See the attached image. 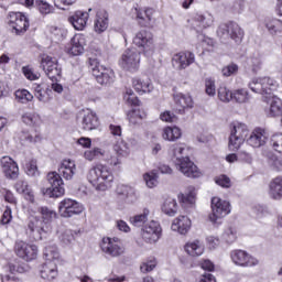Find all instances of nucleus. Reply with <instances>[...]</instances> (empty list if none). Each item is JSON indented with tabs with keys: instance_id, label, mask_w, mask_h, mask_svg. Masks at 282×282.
<instances>
[{
	"instance_id": "9b49d317",
	"label": "nucleus",
	"mask_w": 282,
	"mask_h": 282,
	"mask_svg": "<svg viewBox=\"0 0 282 282\" xmlns=\"http://www.w3.org/2000/svg\"><path fill=\"white\" fill-rule=\"evenodd\" d=\"M42 69L45 72L46 76L51 80H58L63 70L61 65H58V59L51 57L50 55H44L41 61Z\"/></svg>"
},
{
	"instance_id": "9d476101",
	"label": "nucleus",
	"mask_w": 282,
	"mask_h": 282,
	"mask_svg": "<svg viewBox=\"0 0 282 282\" xmlns=\"http://www.w3.org/2000/svg\"><path fill=\"white\" fill-rule=\"evenodd\" d=\"M85 210L83 204L77 200L65 198L58 205V213L61 217L69 218L75 217V215H80Z\"/></svg>"
},
{
	"instance_id": "f3484780",
	"label": "nucleus",
	"mask_w": 282,
	"mask_h": 282,
	"mask_svg": "<svg viewBox=\"0 0 282 282\" xmlns=\"http://www.w3.org/2000/svg\"><path fill=\"white\" fill-rule=\"evenodd\" d=\"M195 63V53L191 51L180 52L173 55L172 65L175 69L182 72Z\"/></svg>"
},
{
	"instance_id": "774afa93",
	"label": "nucleus",
	"mask_w": 282,
	"mask_h": 282,
	"mask_svg": "<svg viewBox=\"0 0 282 282\" xmlns=\"http://www.w3.org/2000/svg\"><path fill=\"white\" fill-rule=\"evenodd\" d=\"M155 265H158V261H155V259H152L143 262L140 267V270L141 272H143V274H147V272H153V270H155Z\"/></svg>"
},
{
	"instance_id": "052dcab7",
	"label": "nucleus",
	"mask_w": 282,
	"mask_h": 282,
	"mask_svg": "<svg viewBox=\"0 0 282 282\" xmlns=\"http://www.w3.org/2000/svg\"><path fill=\"white\" fill-rule=\"evenodd\" d=\"M270 145L278 153H282V133H275L270 139Z\"/></svg>"
},
{
	"instance_id": "b1692460",
	"label": "nucleus",
	"mask_w": 282,
	"mask_h": 282,
	"mask_svg": "<svg viewBox=\"0 0 282 282\" xmlns=\"http://www.w3.org/2000/svg\"><path fill=\"white\" fill-rule=\"evenodd\" d=\"M191 219L188 216H178L174 221L172 223V230L180 232V235H186L188 230H191Z\"/></svg>"
},
{
	"instance_id": "2f4dec72",
	"label": "nucleus",
	"mask_w": 282,
	"mask_h": 282,
	"mask_svg": "<svg viewBox=\"0 0 282 282\" xmlns=\"http://www.w3.org/2000/svg\"><path fill=\"white\" fill-rule=\"evenodd\" d=\"M185 251L189 257H202L204 254V243L199 240H193L185 245Z\"/></svg>"
},
{
	"instance_id": "f704fd0d",
	"label": "nucleus",
	"mask_w": 282,
	"mask_h": 282,
	"mask_svg": "<svg viewBox=\"0 0 282 282\" xmlns=\"http://www.w3.org/2000/svg\"><path fill=\"white\" fill-rule=\"evenodd\" d=\"M37 213L41 215L40 219L46 225L47 229L51 230L52 220L56 219V212L47 206H42L37 208Z\"/></svg>"
},
{
	"instance_id": "3c124183",
	"label": "nucleus",
	"mask_w": 282,
	"mask_h": 282,
	"mask_svg": "<svg viewBox=\"0 0 282 282\" xmlns=\"http://www.w3.org/2000/svg\"><path fill=\"white\" fill-rule=\"evenodd\" d=\"M105 150L100 149V148H94L93 150H87L84 153V158L85 160H88V162H94V160H96V158H105Z\"/></svg>"
},
{
	"instance_id": "6e6552de",
	"label": "nucleus",
	"mask_w": 282,
	"mask_h": 282,
	"mask_svg": "<svg viewBox=\"0 0 282 282\" xmlns=\"http://www.w3.org/2000/svg\"><path fill=\"white\" fill-rule=\"evenodd\" d=\"M141 237L145 243H158L162 237V227L160 223L151 220L141 229Z\"/></svg>"
},
{
	"instance_id": "72a5a7b5",
	"label": "nucleus",
	"mask_w": 282,
	"mask_h": 282,
	"mask_svg": "<svg viewBox=\"0 0 282 282\" xmlns=\"http://www.w3.org/2000/svg\"><path fill=\"white\" fill-rule=\"evenodd\" d=\"M134 12L137 14V21H139L142 28L150 25L151 20L153 19V9L142 10L134 8Z\"/></svg>"
},
{
	"instance_id": "f03ea898",
	"label": "nucleus",
	"mask_w": 282,
	"mask_h": 282,
	"mask_svg": "<svg viewBox=\"0 0 282 282\" xmlns=\"http://www.w3.org/2000/svg\"><path fill=\"white\" fill-rule=\"evenodd\" d=\"M87 182L97 193H105L113 186V172L105 164H96L86 174Z\"/></svg>"
},
{
	"instance_id": "603ef678",
	"label": "nucleus",
	"mask_w": 282,
	"mask_h": 282,
	"mask_svg": "<svg viewBox=\"0 0 282 282\" xmlns=\"http://www.w3.org/2000/svg\"><path fill=\"white\" fill-rule=\"evenodd\" d=\"M48 32L52 34V39L55 41V43L63 41V39L67 36V31L58 26H50Z\"/></svg>"
},
{
	"instance_id": "5fc2aeb1",
	"label": "nucleus",
	"mask_w": 282,
	"mask_h": 282,
	"mask_svg": "<svg viewBox=\"0 0 282 282\" xmlns=\"http://www.w3.org/2000/svg\"><path fill=\"white\" fill-rule=\"evenodd\" d=\"M158 173L155 171L148 172L143 175V180L148 188H155L158 186Z\"/></svg>"
},
{
	"instance_id": "5701e85b",
	"label": "nucleus",
	"mask_w": 282,
	"mask_h": 282,
	"mask_svg": "<svg viewBox=\"0 0 282 282\" xmlns=\"http://www.w3.org/2000/svg\"><path fill=\"white\" fill-rule=\"evenodd\" d=\"M68 21L76 30H85L87 21H89V12L76 11L72 17L68 18Z\"/></svg>"
},
{
	"instance_id": "7c9ffc66",
	"label": "nucleus",
	"mask_w": 282,
	"mask_h": 282,
	"mask_svg": "<svg viewBox=\"0 0 282 282\" xmlns=\"http://www.w3.org/2000/svg\"><path fill=\"white\" fill-rule=\"evenodd\" d=\"M132 87L138 91V94H151V91H153V84L149 78H134L132 80Z\"/></svg>"
},
{
	"instance_id": "a211bd4d",
	"label": "nucleus",
	"mask_w": 282,
	"mask_h": 282,
	"mask_svg": "<svg viewBox=\"0 0 282 282\" xmlns=\"http://www.w3.org/2000/svg\"><path fill=\"white\" fill-rule=\"evenodd\" d=\"M265 85H270L271 89H279V83L271 77L253 78L248 84V87L253 91V94L263 95V91H265Z\"/></svg>"
},
{
	"instance_id": "79ce46f5",
	"label": "nucleus",
	"mask_w": 282,
	"mask_h": 282,
	"mask_svg": "<svg viewBox=\"0 0 282 282\" xmlns=\"http://www.w3.org/2000/svg\"><path fill=\"white\" fill-rule=\"evenodd\" d=\"M150 213L151 212H149V209H143L142 214L130 217V224H132V226H134L135 228H142L145 221H149Z\"/></svg>"
},
{
	"instance_id": "de8ad7c7",
	"label": "nucleus",
	"mask_w": 282,
	"mask_h": 282,
	"mask_svg": "<svg viewBox=\"0 0 282 282\" xmlns=\"http://www.w3.org/2000/svg\"><path fill=\"white\" fill-rule=\"evenodd\" d=\"M25 173L29 175V177H39L41 175V172L39 171V165L36 163L35 159H31L25 163Z\"/></svg>"
},
{
	"instance_id": "338daca9",
	"label": "nucleus",
	"mask_w": 282,
	"mask_h": 282,
	"mask_svg": "<svg viewBox=\"0 0 282 282\" xmlns=\"http://www.w3.org/2000/svg\"><path fill=\"white\" fill-rule=\"evenodd\" d=\"M22 72L28 80H39L41 78V74L34 73V69L30 68V66L22 67Z\"/></svg>"
},
{
	"instance_id": "e433bc0d",
	"label": "nucleus",
	"mask_w": 282,
	"mask_h": 282,
	"mask_svg": "<svg viewBox=\"0 0 282 282\" xmlns=\"http://www.w3.org/2000/svg\"><path fill=\"white\" fill-rule=\"evenodd\" d=\"M186 151V145L184 143H177V144H173L172 147H170L169 150V155L170 158H172V161L177 162V160H184V155H186L185 153Z\"/></svg>"
},
{
	"instance_id": "ea45409f",
	"label": "nucleus",
	"mask_w": 282,
	"mask_h": 282,
	"mask_svg": "<svg viewBox=\"0 0 282 282\" xmlns=\"http://www.w3.org/2000/svg\"><path fill=\"white\" fill-rule=\"evenodd\" d=\"M248 133H250V130L248 129V126L246 123H235L230 135H234L235 138H239L240 140L246 141L248 138Z\"/></svg>"
},
{
	"instance_id": "dca6fc26",
	"label": "nucleus",
	"mask_w": 282,
	"mask_h": 282,
	"mask_svg": "<svg viewBox=\"0 0 282 282\" xmlns=\"http://www.w3.org/2000/svg\"><path fill=\"white\" fill-rule=\"evenodd\" d=\"M231 261L235 265H240L241 268H254L259 263V260L243 250H234L230 253Z\"/></svg>"
},
{
	"instance_id": "13d9d810",
	"label": "nucleus",
	"mask_w": 282,
	"mask_h": 282,
	"mask_svg": "<svg viewBox=\"0 0 282 282\" xmlns=\"http://www.w3.org/2000/svg\"><path fill=\"white\" fill-rule=\"evenodd\" d=\"M247 65L251 72L257 73L259 69H261V66L263 65V62L261 61V57L259 56H253L249 57L247 59Z\"/></svg>"
},
{
	"instance_id": "0eeeda50",
	"label": "nucleus",
	"mask_w": 282,
	"mask_h": 282,
	"mask_svg": "<svg viewBox=\"0 0 282 282\" xmlns=\"http://www.w3.org/2000/svg\"><path fill=\"white\" fill-rule=\"evenodd\" d=\"M28 231L34 241H41L43 235H47L50 229L45 223L41 220L39 216H30L28 223Z\"/></svg>"
},
{
	"instance_id": "c756f323",
	"label": "nucleus",
	"mask_w": 282,
	"mask_h": 282,
	"mask_svg": "<svg viewBox=\"0 0 282 282\" xmlns=\"http://www.w3.org/2000/svg\"><path fill=\"white\" fill-rule=\"evenodd\" d=\"M83 52H85V35L76 34L70 40V54H73V56H80Z\"/></svg>"
},
{
	"instance_id": "a19ab883",
	"label": "nucleus",
	"mask_w": 282,
	"mask_h": 282,
	"mask_svg": "<svg viewBox=\"0 0 282 282\" xmlns=\"http://www.w3.org/2000/svg\"><path fill=\"white\" fill-rule=\"evenodd\" d=\"M35 8L42 14V17H47V14H54L55 8L45 0H35Z\"/></svg>"
},
{
	"instance_id": "f257e3e1",
	"label": "nucleus",
	"mask_w": 282,
	"mask_h": 282,
	"mask_svg": "<svg viewBox=\"0 0 282 282\" xmlns=\"http://www.w3.org/2000/svg\"><path fill=\"white\" fill-rule=\"evenodd\" d=\"M76 175V162L73 160H63L58 172H50L47 174V182L50 187L46 189L47 197H63L65 195L64 180H73ZM62 176V177H61Z\"/></svg>"
},
{
	"instance_id": "aec40b11",
	"label": "nucleus",
	"mask_w": 282,
	"mask_h": 282,
	"mask_svg": "<svg viewBox=\"0 0 282 282\" xmlns=\"http://www.w3.org/2000/svg\"><path fill=\"white\" fill-rule=\"evenodd\" d=\"M0 162L2 171L8 180H17V177H19V165L12 158L3 156Z\"/></svg>"
},
{
	"instance_id": "69168bd1",
	"label": "nucleus",
	"mask_w": 282,
	"mask_h": 282,
	"mask_svg": "<svg viewBox=\"0 0 282 282\" xmlns=\"http://www.w3.org/2000/svg\"><path fill=\"white\" fill-rule=\"evenodd\" d=\"M237 72H239V66L235 63H231L221 69L223 76H226V77L235 76V74H237Z\"/></svg>"
},
{
	"instance_id": "e2e57ef3",
	"label": "nucleus",
	"mask_w": 282,
	"mask_h": 282,
	"mask_svg": "<svg viewBox=\"0 0 282 282\" xmlns=\"http://www.w3.org/2000/svg\"><path fill=\"white\" fill-rule=\"evenodd\" d=\"M243 142H246V141H243V139H239L238 137L230 134L229 143H228L229 150L230 151H239V149H241V145L243 144Z\"/></svg>"
},
{
	"instance_id": "1a4fd4ad",
	"label": "nucleus",
	"mask_w": 282,
	"mask_h": 282,
	"mask_svg": "<svg viewBox=\"0 0 282 282\" xmlns=\"http://www.w3.org/2000/svg\"><path fill=\"white\" fill-rule=\"evenodd\" d=\"M230 215V203L223 200L219 197L212 198V215H209V221L217 224V219H221Z\"/></svg>"
},
{
	"instance_id": "4c0bfd02",
	"label": "nucleus",
	"mask_w": 282,
	"mask_h": 282,
	"mask_svg": "<svg viewBox=\"0 0 282 282\" xmlns=\"http://www.w3.org/2000/svg\"><path fill=\"white\" fill-rule=\"evenodd\" d=\"M117 195L120 199L133 202V199H135V189L129 185H119L117 187Z\"/></svg>"
},
{
	"instance_id": "0e129e2a",
	"label": "nucleus",
	"mask_w": 282,
	"mask_h": 282,
	"mask_svg": "<svg viewBox=\"0 0 282 282\" xmlns=\"http://www.w3.org/2000/svg\"><path fill=\"white\" fill-rule=\"evenodd\" d=\"M74 235H76V232H74L70 229H66L61 236H59V241H62L64 243V246H69V243H72V241H74Z\"/></svg>"
},
{
	"instance_id": "6e6d98bb",
	"label": "nucleus",
	"mask_w": 282,
	"mask_h": 282,
	"mask_svg": "<svg viewBox=\"0 0 282 282\" xmlns=\"http://www.w3.org/2000/svg\"><path fill=\"white\" fill-rule=\"evenodd\" d=\"M113 151L120 158H127L129 155V145L124 141H118L113 147Z\"/></svg>"
},
{
	"instance_id": "7ed1b4c3",
	"label": "nucleus",
	"mask_w": 282,
	"mask_h": 282,
	"mask_svg": "<svg viewBox=\"0 0 282 282\" xmlns=\"http://www.w3.org/2000/svg\"><path fill=\"white\" fill-rule=\"evenodd\" d=\"M217 36L220 37L223 43H230V41H235L239 44L243 41V30L237 22L230 21L218 26Z\"/></svg>"
},
{
	"instance_id": "c9c22d12",
	"label": "nucleus",
	"mask_w": 282,
	"mask_h": 282,
	"mask_svg": "<svg viewBox=\"0 0 282 282\" xmlns=\"http://www.w3.org/2000/svg\"><path fill=\"white\" fill-rule=\"evenodd\" d=\"M178 209L180 206H177V200L173 197H167L162 205V213L169 217H175Z\"/></svg>"
},
{
	"instance_id": "58836bf2",
	"label": "nucleus",
	"mask_w": 282,
	"mask_h": 282,
	"mask_svg": "<svg viewBox=\"0 0 282 282\" xmlns=\"http://www.w3.org/2000/svg\"><path fill=\"white\" fill-rule=\"evenodd\" d=\"M162 138L167 142H175L182 138V130L177 127H166L163 129Z\"/></svg>"
},
{
	"instance_id": "4468645a",
	"label": "nucleus",
	"mask_w": 282,
	"mask_h": 282,
	"mask_svg": "<svg viewBox=\"0 0 282 282\" xmlns=\"http://www.w3.org/2000/svg\"><path fill=\"white\" fill-rule=\"evenodd\" d=\"M174 164L176 169H178V171L185 175V177L197 178L202 176V172H199L197 165H195V163L191 161V158L188 156L177 159Z\"/></svg>"
},
{
	"instance_id": "864d4df0",
	"label": "nucleus",
	"mask_w": 282,
	"mask_h": 282,
	"mask_svg": "<svg viewBox=\"0 0 282 282\" xmlns=\"http://www.w3.org/2000/svg\"><path fill=\"white\" fill-rule=\"evenodd\" d=\"M44 256L46 261H52V263H54V261H56V259L61 257V253H58V248L54 246H48L44 250Z\"/></svg>"
},
{
	"instance_id": "c03bdc74",
	"label": "nucleus",
	"mask_w": 282,
	"mask_h": 282,
	"mask_svg": "<svg viewBox=\"0 0 282 282\" xmlns=\"http://www.w3.org/2000/svg\"><path fill=\"white\" fill-rule=\"evenodd\" d=\"M196 197L197 192L194 189V187H189L187 194L178 195L180 202H182V204H185L186 206H193V204H195Z\"/></svg>"
},
{
	"instance_id": "6ab92c4d",
	"label": "nucleus",
	"mask_w": 282,
	"mask_h": 282,
	"mask_svg": "<svg viewBox=\"0 0 282 282\" xmlns=\"http://www.w3.org/2000/svg\"><path fill=\"white\" fill-rule=\"evenodd\" d=\"M264 101L269 105L264 109L265 116L268 118H276V116H281L282 113V100L278 96H264Z\"/></svg>"
},
{
	"instance_id": "2eb2a0df",
	"label": "nucleus",
	"mask_w": 282,
	"mask_h": 282,
	"mask_svg": "<svg viewBox=\"0 0 282 282\" xmlns=\"http://www.w3.org/2000/svg\"><path fill=\"white\" fill-rule=\"evenodd\" d=\"M9 24L12 30H14L15 34L21 35L28 32V28H30V20L21 13V12H11L9 14Z\"/></svg>"
},
{
	"instance_id": "39448f33",
	"label": "nucleus",
	"mask_w": 282,
	"mask_h": 282,
	"mask_svg": "<svg viewBox=\"0 0 282 282\" xmlns=\"http://www.w3.org/2000/svg\"><path fill=\"white\" fill-rule=\"evenodd\" d=\"M100 248L106 257H111L112 259L122 257V254H124V247L119 238H102Z\"/></svg>"
},
{
	"instance_id": "a18cd8bd",
	"label": "nucleus",
	"mask_w": 282,
	"mask_h": 282,
	"mask_svg": "<svg viewBox=\"0 0 282 282\" xmlns=\"http://www.w3.org/2000/svg\"><path fill=\"white\" fill-rule=\"evenodd\" d=\"M195 21L199 23L200 28H210L215 22V18H213V14L210 13H197L195 15Z\"/></svg>"
},
{
	"instance_id": "412c9836",
	"label": "nucleus",
	"mask_w": 282,
	"mask_h": 282,
	"mask_svg": "<svg viewBox=\"0 0 282 282\" xmlns=\"http://www.w3.org/2000/svg\"><path fill=\"white\" fill-rule=\"evenodd\" d=\"M133 43L137 45V47H142L143 50H153V34L147 30H141L133 37Z\"/></svg>"
},
{
	"instance_id": "c85d7f7f",
	"label": "nucleus",
	"mask_w": 282,
	"mask_h": 282,
	"mask_svg": "<svg viewBox=\"0 0 282 282\" xmlns=\"http://www.w3.org/2000/svg\"><path fill=\"white\" fill-rule=\"evenodd\" d=\"M269 196L271 199H282V176H276L269 184Z\"/></svg>"
},
{
	"instance_id": "cd10ccee",
	"label": "nucleus",
	"mask_w": 282,
	"mask_h": 282,
	"mask_svg": "<svg viewBox=\"0 0 282 282\" xmlns=\"http://www.w3.org/2000/svg\"><path fill=\"white\" fill-rule=\"evenodd\" d=\"M34 96L40 102H50L52 100V89L45 84L34 86Z\"/></svg>"
},
{
	"instance_id": "09e8293b",
	"label": "nucleus",
	"mask_w": 282,
	"mask_h": 282,
	"mask_svg": "<svg viewBox=\"0 0 282 282\" xmlns=\"http://www.w3.org/2000/svg\"><path fill=\"white\" fill-rule=\"evenodd\" d=\"M15 100L22 105H28L34 100V95H32L28 89H19L15 91Z\"/></svg>"
},
{
	"instance_id": "49530a36",
	"label": "nucleus",
	"mask_w": 282,
	"mask_h": 282,
	"mask_svg": "<svg viewBox=\"0 0 282 282\" xmlns=\"http://www.w3.org/2000/svg\"><path fill=\"white\" fill-rule=\"evenodd\" d=\"M22 121L29 127H36L41 123V116L36 112H25L22 115Z\"/></svg>"
},
{
	"instance_id": "4be33fe9",
	"label": "nucleus",
	"mask_w": 282,
	"mask_h": 282,
	"mask_svg": "<svg viewBox=\"0 0 282 282\" xmlns=\"http://www.w3.org/2000/svg\"><path fill=\"white\" fill-rule=\"evenodd\" d=\"M247 142L253 149H259L268 142V132L261 128L254 129Z\"/></svg>"
},
{
	"instance_id": "f8f14e48",
	"label": "nucleus",
	"mask_w": 282,
	"mask_h": 282,
	"mask_svg": "<svg viewBox=\"0 0 282 282\" xmlns=\"http://www.w3.org/2000/svg\"><path fill=\"white\" fill-rule=\"evenodd\" d=\"M77 120L84 131H94L100 126L98 116L91 109H84L79 111Z\"/></svg>"
},
{
	"instance_id": "bb28decb",
	"label": "nucleus",
	"mask_w": 282,
	"mask_h": 282,
	"mask_svg": "<svg viewBox=\"0 0 282 282\" xmlns=\"http://www.w3.org/2000/svg\"><path fill=\"white\" fill-rule=\"evenodd\" d=\"M269 34L272 36H282V21L276 18H265L263 21Z\"/></svg>"
},
{
	"instance_id": "37998d69",
	"label": "nucleus",
	"mask_w": 282,
	"mask_h": 282,
	"mask_svg": "<svg viewBox=\"0 0 282 282\" xmlns=\"http://www.w3.org/2000/svg\"><path fill=\"white\" fill-rule=\"evenodd\" d=\"M144 118H147V112L142 110H132L128 115L129 123L132 124V127H137V124H142Z\"/></svg>"
},
{
	"instance_id": "680f3d73",
	"label": "nucleus",
	"mask_w": 282,
	"mask_h": 282,
	"mask_svg": "<svg viewBox=\"0 0 282 282\" xmlns=\"http://www.w3.org/2000/svg\"><path fill=\"white\" fill-rule=\"evenodd\" d=\"M123 99L126 100V102H128V105H132L134 107L140 106V99H138V96H135L133 90L130 88L126 90Z\"/></svg>"
},
{
	"instance_id": "a878e982",
	"label": "nucleus",
	"mask_w": 282,
	"mask_h": 282,
	"mask_svg": "<svg viewBox=\"0 0 282 282\" xmlns=\"http://www.w3.org/2000/svg\"><path fill=\"white\" fill-rule=\"evenodd\" d=\"M40 276L45 281H54L58 276L56 263L52 261L44 263L40 269Z\"/></svg>"
},
{
	"instance_id": "473e14b6",
	"label": "nucleus",
	"mask_w": 282,
	"mask_h": 282,
	"mask_svg": "<svg viewBox=\"0 0 282 282\" xmlns=\"http://www.w3.org/2000/svg\"><path fill=\"white\" fill-rule=\"evenodd\" d=\"M174 102L177 105V107H181L178 111H184V109H193V97L191 95H184L182 93H178L174 95Z\"/></svg>"
},
{
	"instance_id": "20e7f679",
	"label": "nucleus",
	"mask_w": 282,
	"mask_h": 282,
	"mask_svg": "<svg viewBox=\"0 0 282 282\" xmlns=\"http://www.w3.org/2000/svg\"><path fill=\"white\" fill-rule=\"evenodd\" d=\"M89 68L99 85H111L116 80V73L109 67L100 65L97 58H89Z\"/></svg>"
},
{
	"instance_id": "8fccbe9b",
	"label": "nucleus",
	"mask_w": 282,
	"mask_h": 282,
	"mask_svg": "<svg viewBox=\"0 0 282 282\" xmlns=\"http://www.w3.org/2000/svg\"><path fill=\"white\" fill-rule=\"evenodd\" d=\"M232 100L236 102H250V93L246 88H240L234 91Z\"/></svg>"
},
{
	"instance_id": "ddd939ff",
	"label": "nucleus",
	"mask_w": 282,
	"mask_h": 282,
	"mask_svg": "<svg viewBox=\"0 0 282 282\" xmlns=\"http://www.w3.org/2000/svg\"><path fill=\"white\" fill-rule=\"evenodd\" d=\"M119 64L123 69H128V72H135L140 67V52L135 48L124 51Z\"/></svg>"
},
{
	"instance_id": "4d7b16f0",
	"label": "nucleus",
	"mask_w": 282,
	"mask_h": 282,
	"mask_svg": "<svg viewBox=\"0 0 282 282\" xmlns=\"http://www.w3.org/2000/svg\"><path fill=\"white\" fill-rule=\"evenodd\" d=\"M218 98L221 102H230L234 98V93H231L226 86H220L218 88Z\"/></svg>"
},
{
	"instance_id": "423d86ee",
	"label": "nucleus",
	"mask_w": 282,
	"mask_h": 282,
	"mask_svg": "<svg viewBox=\"0 0 282 282\" xmlns=\"http://www.w3.org/2000/svg\"><path fill=\"white\" fill-rule=\"evenodd\" d=\"M14 253L23 261H34L39 257V248L23 240H18L13 247Z\"/></svg>"
},
{
	"instance_id": "bf43d9fd",
	"label": "nucleus",
	"mask_w": 282,
	"mask_h": 282,
	"mask_svg": "<svg viewBox=\"0 0 282 282\" xmlns=\"http://www.w3.org/2000/svg\"><path fill=\"white\" fill-rule=\"evenodd\" d=\"M223 239L227 243H235V241H237V229L234 227H228L227 229H225L223 234Z\"/></svg>"
},
{
	"instance_id": "393cba45",
	"label": "nucleus",
	"mask_w": 282,
	"mask_h": 282,
	"mask_svg": "<svg viewBox=\"0 0 282 282\" xmlns=\"http://www.w3.org/2000/svg\"><path fill=\"white\" fill-rule=\"evenodd\" d=\"M107 28H109V13L107 11H98L95 19V32L97 34H102V32H106Z\"/></svg>"
}]
</instances>
